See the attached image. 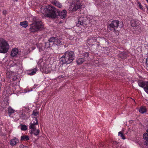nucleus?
Listing matches in <instances>:
<instances>
[{
  "label": "nucleus",
  "instance_id": "1",
  "mask_svg": "<svg viewBox=\"0 0 148 148\" xmlns=\"http://www.w3.org/2000/svg\"><path fill=\"white\" fill-rule=\"evenodd\" d=\"M75 53L71 51H66L64 54L60 59V63L62 64H69L72 62L74 59Z\"/></svg>",
  "mask_w": 148,
  "mask_h": 148
},
{
  "label": "nucleus",
  "instance_id": "2",
  "mask_svg": "<svg viewBox=\"0 0 148 148\" xmlns=\"http://www.w3.org/2000/svg\"><path fill=\"white\" fill-rule=\"evenodd\" d=\"M45 15L49 17L55 19L57 17L56 13L58 12L57 10L52 5H47L45 7L44 9Z\"/></svg>",
  "mask_w": 148,
  "mask_h": 148
},
{
  "label": "nucleus",
  "instance_id": "3",
  "mask_svg": "<svg viewBox=\"0 0 148 148\" xmlns=\"http://www.w3.org/2000/svg\"><path fill=\"white\" fill-rule=\"evenodd\" d=\"M39 127L38 121L36 117H33V119L29 124V128L31 129L30 133L37 136L39 134L40 130L37 129Z\"/></svg>",
  "mask_w": 148,
  "mask_h": 148
},
{
  "label": "nucleus",
  "instance_id": "4",
  "mask_svg": "<svg viewBox=\"0 0 148 148\" xmlns=\"http://www.w3.org/2000/svg\"><path fill=\"white\" fill-rule=\"evenodd\" d=\"M44 25L40 21H36L30 25L29 31L31 32H34L43 28Z\"/></svg>",
  "mask_w": 148,
  "mask_h": 148
},
{
  "label": "nucleus",
  "instance_id": "5",
  "mask_svg": "<svg viewBox=\"0 0 148 148\" xmlns=\"http://www.w3.org/2000/svg\"><path fill=\"white\" fill-rule=\"evenodd\" d=\"M9 48L10 46L7 41L3 38H0V53H7Z\"/></svg>",
  "mask_w": 148,
  "mask_h": 148
},
{
  "label": "nucleus",
  "instance_id": "6",
  "mask_svg": "<svg viewBox=\"0 0 148 148\" xmlns=\"http://www.w3.org/2000/svg\"><path fill=\"white\" fill-rule=\"evenodd\" d=\"M49 39L51 43V45L53 46L54 45L60 46L62 44V39L60 38H59L56 37H51Z\"/></svg>",
  "mask_w": 148,
  "mask_h": 148
},
{
  "label": "nucleus",
  "instance_id": "7",
  "mask_svg": "<svg viewBox=\"0 0 148 148\" xmlns=\"http://www.w3.org/2000/svg\"><path fill=\"white\" fill-rule=\"evenodd\" d=\"M138 85L143 88L145 91L146 92H148V82L143 81L142 80L138 81Z\"/></svg>",
  "mask_w": 148,
  "mask_h": 148
},
{
  "label": "nucleus",
  "instance_id": "8",
  "mask_svg": "<svg viewBox=\"0 0 148 148\" xmlns=\"http://www.w3.org/2000/svg\"><path fill=\"white\" fill-rule=\"evenodd\" d=\"M119 21L117 20L113 21L109 25L111 30L115 31L119 26Z\"/></svg>",
  "mask_w": 148,
  "mask_h": 148
},
{
  "label": "nucleus",
  "instance_id": "9",
  "mask_svg": "<svg viewBox=\"0 0 148 148\" xmlns=\"http://www.w3.org/2000/svg\"><path fill=\"white\" fill-rule=\"evenodd\" d=\"M41 70L43 72L47 74L50 73L52 69L48 65H45L43 66Z\"/></svg>",
  "mask_w": 148,
  "mask_h": 148
},
{
  "label": "nucleus",
  "instance_id": "10",
  "mask_svg": "<svg viewBox=\"0 0 148 148\" xmlns=\"http://www.w3.org/2000/svg\"><path fill=\"white\" fill-rule=\"evenodd\" d=\"M58 16L61 18L63 19L66 18L67 16V12L66 10H64L61 12H58Z\"/></svg>",
  "mask_w": 148,
  "mask_h": 148
},
{
  "label": "nucleus",
  "instance_id": "11",
  "mask_svg": "<svg viewBox=\"0 0 148 148\" xmlns=\"http://www.w3.org/2000/svg\"><path fill=\"white\" fill-rule=\"evenodd\" d=\"M82 5H81L79 1H77L74 4L73 7V11H76L79 8H80Z\"/></svg>",
  "mask_w": 148,
  "mask_h": 148
},
{
  "label": "nucleus",
  "instance_id": "12",
  "mask_svg": "<svg viewBox=\"0 0 148 148\" xmlns=\"http://www.w3.org/2000/svg\"><path fill=\"white\" fill-rule=\"evenodd\" d=\"M51 3L52 4L59 8H62V5L61 3L56 0H53L51 1Z\"/></svg>",
  "mask_w": 148,
  "mask_h": 148
},
{
  "label": "nucleus",
  "instance_id": "13",
  "mask_svg": "<svg viewBox=\"0 0 148 148\" xmlns=\"http://www.w3.org/2000/svg\"><path fill=\"white\" fill-rule=\"evenodd\" d=\"M18 53V49L16 48H14L12 50L11 55L12 56L14 57L16 56Z\"/></svg>",
  "mask_w": 148,
  "mask_h": 148
},
{
  "label": "nucleus",
  "instance_id": "14",
  "mask_svg": "<svg viewBox=\"0 0 148 148\" xmlns=\"http://www.w3.org/2000/svg\"><path fill=\"white\" fill-rule=\"evenodd\" d=\"M147 133H145L144 134L143 137L145 140V144L147 145L148 144V129L147 130Z\"/></svg>",
  "mask_w": 148,
  "mask_h": 148
},
{
  "label": "nucleus",
  "instance_id": "15",
  "mask_svg": "<svg viewBox=\"0 0 148 148\" xmlns=\"http://www.w3.org/2000/svg\"><path fill=\"white\" fill-rule=\"evenodd\" d=\"M37 71L36 69L34 68L33 69L28 71L27 73L29 75H32L36 74Z\"/></svg>",
  "mask_w": 148,
  "mask_h": 148
},
{
  "label": "nucleus",
  "instance_id": "16",
  "mask_svg": "<svg viewBox=\"0 0 148 148\" xmlns=\"http://www.w3.org/2000/svg\"><path fill=\"white\" fill-rule=\"evenodd\" d=\"M97 39L95 37H92L91 38H88L87 40V42L89 43L90 44L92 45V43L96 42Z\"/></svg>",
  "mask_w": 148,
  "mask_h": 148
},
{
  "label": "nucleus",
  "instance_id": "17",
  "mask_svg": "<svg viewBox=\"0 0 148 148\" xmlns=\"http://www.w3.org/2000/svg\"><path fill=\"white\" fill-rule=\"evenodd\" d=\"M83 18L80 17L78 19V23L76 24V26L78 27H80L81 26L83 25Z\"/></svg>",
  "mask_w": 148,
  "mask_h": 148
},
{
  "label": "nucleus",
  "instance_id": "18",
  "mask_svg": "<svg viewBox=\"0 0 148 148\" xmlns=\"http://www.w3.org/2000/svg\"><path fill=\"white\" fill-rule=\"evenodd\" d=\"M8 109V115L10 117H11V115L15 111L10 107H9Z\"/></svg>",
  "mask_w": 148,
  "mask_h": 148
},
{
  "label": "nucleus",
  "instance_id": "19",
  "mask_svg": "<svg viewBox=\"0 0 148 148\" xmlns=\"http://www.w3.org/2000/svg\"><path fill=\"white\" fill-rule=\"evenodd\" d=\"M18 139L14 137L11 140L10 144L11 145L14 146L15 145L16 143H18Z\"/></svg>",
  "mask_w": 148,
  "mask_h": 148
},
{
  "label": "nucleus",
  "instance_id": "20",
  "mask_svg": "<svg viewBox=\"0 0 148 148\" xmlns=\"http://www.w3.org/2000/svg\"><path fill=\"white\" fill-rule=\"evenodd\" d=\"M51 43L50 40V39H49L48 42L45 43V48H50L51 47H52L53 45H51Z\"/></svg>",
  "mask_w": 148,
  "mask_h": 148
},
{
  "label": "nucleus",
  "instance_id": "21",
  "mask_svg": "<svg viewBox=\"0 0 148 148\" xmlns=\"http://www.w3.org/2000/svg\"><path fill=\"white\" fill-rule=\"evenodd\" d=\"M29 138L27 135H23L21 137V141L28 140H29Z\"/></svg>",
  "mask_w": 148,
  "mask_h": 148
},
{
  "label": "nucleus",
  "instance_id": "22",
  "mask_svg": "<svg viewBox=\"0 0 148 148\" xmlns=\"http://www.w3.org/2000/svg\"><path fill=\"white\" fill-rule=\"evenodd\" d=\"M139 112L141 114H143L146 112L147 110L144 106H142L139 110Z\"/></svg>",
  "mask_w": 148,
  "mask_h": 148
},
{
  "label": "nucleus",
  "instance_id": "23",
  "mask_svg": "<svg viewBox=\"0 0 148 148\" xmlns=\"http://www.w3.org/2000/svg\"><path fill=\"white\" fill-rule=\"evenodd\" d=\"M85 61L83 58H78L77 60V62L78 64H80L83 63Z\"/></svg>",
  "mask_w": 148,
  "mask_h": 148
},
{
  "label": "nucleus",
  "instance_id": "24",
  "mask_svg": "<svg viewBox=\"0 0 148 148\" xmlns=\"http://www.w3.org/2000/svg\"><path fill=\"white\" fill-rule=\"evenodd\" d=\"M20 25L23 27L25 28H26L28 26L27 22L26 21L21 22L20 23Z\"/></svg>",
  "mask_w": 148,
  "mask_h": 148
},
{
  "label": "nucleus",
  "instance_id": "25",
  "mask_svg": "<svg viewBox=\"0 0 148 148\" xmlns=\"http://www.w3.org/2000/svg\"><path fill=\"white\" fill-rule=\"evenodd\" d=\"M89 55V54L88 52H85L84 54L83 55V56L82 58H83L84 59V60L86 61V60H88Z\"/></svg>",
  "mask_w": 148,
  "mask_h": 148
},
{
  "label": "nucleus",
  "instance_id": "26",
  "mask_svg": "<svg viewBox=\"0 0 148 148\" xmlns=\"http://www.w3.org/2000/svg\"><path fill=\"white\" fill-rule=\"evenodd\" d=\"M119 56L121 57L122 59L125 58L127 57V55L125 53H121L119 54Z\"/></svg>",
  "mask_w": 148,
  "mask_h": 148
},
{
  "label": "nucleus",
  "instance_id": "27",
  "mask_svg": "<svg viewBox=\"0 0 148 148\" xmlns=\"http://www.w3.org/2000/svg\"><path fill=\"white\" fill-rule=\"evenodd\" d=\"M21 130H25L27 129V127L26 125H21Z\"/></svg>",
  "mask_w": 148,
  "mask_h": 148
},
{
  "label": "nucleus",
  "instance_id": "28",
  "mask_svg": "<svg viewBox=\"0 0 148 148\" xmlns=\"http://www.w3.org/2000/svg\"><path fill=\"white\" fill-rule=\"evenodd\" d=\"M118 135L120 136L122 139H125V136L121 132H119Z\"/></svg>",
  "mask_w": 148,
  "mask_h": 148
},
{
  "label": "nucleus",
  "instance_id": "29",
  "mask_svg": "<svg viewBox=\"0 0 148 148\" xmlns=\"http://www.w3.org/2000/svg\"><path fill=\"white\" fill-rule=\"evenodd\" d=\"M38 114V112L36 110H35L33 111L32 115L35 116H37Z\"/></svg>",
  "mask_w": 148,
  "mask_h": 148
},
{
  "label": "nucleus",
  "instance_id": "30",
  "mask_svg": "<svg viewBox=\"0 0 148 148\" xmlns=\"http://www.w3.org/2000/svg\"><path fill=\"white\" fill-rule=\"evenodd\" d=\"M134 21H131V25L133 27H134L136 26L137 24L136 23H134Z\"/></svg>",
  "mask_w": 148,
  "mask_h": 148
},
{
  "label": "nucleus",
  "instance_id": "31",
  "mask_svg": "<svg viewBox=\"0 0 148 148\" xmlns=\"http://www.w3.org/2000/svg\"><path fill=\"white\" fill-rule=\"evenodd\" d=\"M138 4L139 5V6L140 8L141 9H143V6H142V5H141V4L140 3V2H139V3H138Z\"/></svg>",
  "mask_w": 148,
  "mask_h": 148
},
{
  "label": "nucleus",
  "instance_id": "32",
  "mask_svg": "<svg viewBox=\"0 0 148 148\" xmlns=\"http://www.w3.org/2000/svg\"><path fill=\"white\" fill-rule=\"evenodd\" d=\"M3 15H5L7 14V11L4 10L3 12Z\"/></svg>",
  "mask_w": 148,
  "mask_h": 148
},
{
  "label": "nucleus",
  "instance_id": "33",
  "mask_svg": "<svg viewBox=\"0 0 148 148\" xmlns=\"http://www.w3.org/2000/svg\"><path fill=\"white\" fill-rule=\"evenodd\" d=\"M21 147L22 148H28L27 147L25 146L24 145H22Z\"/></svg>",
  "mask_w": 148,
  "mask_h": 148
},
{
  "label": "nucleus",
  "instance_id": "34",
  "mask_svg": "<svg viewBox=\"0 0 148 148\" xmlns=\"http://www.w3.org/2000/svg\"><path fill=\"white\" fill-rule=\"evenodd\" d=\"M7 94H8V93H5H5H4V94L3 95V98L4 97V96H6L7 95H8Z\"/></svg>",
  "mask_w": 148,
  "mask_h": 148
},
{
  "label": "nucleus",
  "instance_id": "35",
  "mask_svg": "<svg viewBox=\"0 0 148 148\" xmlns=\"http://www.w3.org/2000/svg\"><path fill=\"white\" fill-rule=\"evenodd\" d=\"M146 63L148 66V58L146 59Z\"/></svg>",
  "mask_w": 148,
  "mask_h": 148
},
{
  "label": "nucleus",
  "instance_id": "36",
  "mask_svg": "<svg viewBox=\"0 0 148 148\" xmlns=\"http://www.w3.org/2000/svg\"><path fill=\"white\" fill-rule=\"evenodd\" d=\"M147 8L148 11V6H146Z\"/></svg>",
  "mask_w": 148,
  "mask_h": 148
},
{
  "label": "nucleus",
  "instance_id": "37",
  "mask_svg": "<svg viewBox=\"0 0 148 148\" xmlns=\"http://www.w3.org/2000/svg\"><path fill=\"white\" fill-rule=\"evenodd\" d=\"M144 144H145V145H146L147 146H148V144L147 145L146 144H145V143Z\"/></svg>",
  "mask_w": 148,
  "mask_h": 148
},
{
  "label": "nucleus",
  "instance_id": "38",
  "mask_svg": "<svg viewBox=\"0 0 148 148\" xmlns=\"http://www.w3.org/2000/svg\"><path fill=\"white\" fill-rule=\"evenodd\" d=\"M15 1H18V0H15Z\"/></svg>",
  "mask_w": 148,
  "mask_h": 148
},
{
  "label": "nucleus",
  "instance_id": "39",
  "mask_svg": "<svg viewBox=\"0 0 148 148\" xmlns=\"http://www.w3.org/2000/svg\"><path fill=\"white\" fill-rule=\"evenodd\" d=\"M147 1V2H148V0H146Z\"/></svg>",
  "mask_w": 148,
  "mask_h": 148
},
{
  "label": "nucleus",
  "instance_id": "40",
  "mask_svg": "<svg viewBox=\"0 0 148 148\" xmlns=\"http://www.w3.org/2000/svg\"><path fill=\"white\" fill-rule=\"evenodd\" d=\"M27 91H25L24 92H26Z\"/></svg>",
  "mask_w": 148,
  "mask_h": 148
},
{
  "label": "nucleus",
  "instance_id": "41",
  "mask_svg": "<svg viewBox=\"0 0 148 148\" xmlns=\"http://www.w3.org/2000/svg\"><path fill=\"white\" fill-rule=\"evenodd\" d=\"M59 77H60V76H59Z\"/></svg>",
  "mask_w": 148,
  "mask_h": 148
},
{
  "label": "nucleus",
  "instance_id": "42",
  "mask_svg": "<svg viewBox=\"0 0 148 148\" xmlns=\"http://www.w3.org/2000/svg\"><path fill=\"white\" fill-rule=\"evenodd\" d=\"M6 99H8V97H6Z\"/></svg>",
  "mask_w": 148,
  "mask_h": 148
},
{
  "label": "nucleus",
  "instance_id": "43",
  "mask_svg": "<svg viewBox=\"0 0 148 148\" xmlns=\"http://www.w3.org/2000/svg\"><path fill=\"white\" fill-rule=\"evenodd\" d=\"M61 77H63L62 75L61 76Z\"/></svg>",
  "mask_w": 148,
  "mask_h": 148
},
{
  "label": "nucleus",
  "instance_id": "44",
  "mask_svg": "<svg viewBox=\"0 0 148 148\" xmlns=\"http://www.w3.org/2000/svg\"><path fill=\"white\" fill-rule=\"evenodd\" d=\"M147 94L148 95V93H147Z\"/></svg>",
  "mask_w": 148,
  "mask_h": 148
}]
</instances>
